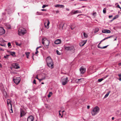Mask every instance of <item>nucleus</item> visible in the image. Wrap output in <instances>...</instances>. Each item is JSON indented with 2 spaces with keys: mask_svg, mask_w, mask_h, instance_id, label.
Listing matches in <instances>:
<instances>
[{
  "mask_svg": "<svg viewBox=\"0 0 121 121\" xmlns=\"http://www.w3.org/2000/svg\"><path fill=\"white\" fill-rule=\"evenodd\" d=\"M47 65L48 66L51 68H53V64L52 60L50 56H48L46 59Z\"/></svg>",
  "mask_w": 121,
  "mask_h": 121,
  "instance_id": "1",
  "label": "nucleus"
},
{
  "mask_svg": "<svg viewBox=\"0 0 121 121\" xmlns=\"http://www.w3.org/2000/svg\"><path fill=\"white\" fill-rule=\"evenodd\" d=\"M42 42L45 48H48L50 43L49 41L47 40L46 38H44L42 39Z\"/></svg>",
  "mask_w": 121,
  "mask_h": 121,
  "instance_id": "2",
  "label": "nucleus"
},
{
  "mask_svg": "<svg viewBox=\"0 0 121 121\" xmlns=\"http://www.w3.org/2000/svg\"><path fill=\"white\" fill-rule=\"evenodd\" d=\"M99 108L97 106L94 107L91 111V113L92 116H94L97 114L99 112Z\"/></svg>",
  "mask_w": 121,
  "mask_h": 121,
  "instance_id": "3",
  "label": "nucleus"
},
{
  "mask_svg": "<svg viewBox=\"0 0 121 121\" xmlns=\"http://www.w3.org/2000/svg\"><path fill=\"white\" fill-rule=\"evenodd\" d=\"M26 32V30L22 28H20L18 30V34L20 35H23Z\"/></svg>",
  "mask_w": 121,
  "mask_h": 121,
  "instance_id": "4",
  "label": "nucleus"
},
{
  "mask_svg": "<svg viewBox=\"0 0 121 121\" xmlns=\"http://www.w3.org/2000/svg\"><path fill=\"white\" fill-rule=\"evenodd\" d=\"M61 81L62 83V84L64 85H65L69 81L68 77H66L62 78L61 79Z\"/></svg>",
  "mask_w": 121,
  "mask_h": 121,
  "instance_id": "5",
  "label": "nucleus"
},
{
  "mask_svg": "<svg viewBox=\"0 0 121 121\" xmlns=\"http://www.w3.org/2000/svg\"><path fill=\"white\" fill-rule=\"evenodd\" d=\"M64 48L65 50L67 51H71L72 50H74V47L73 46L69 47H67L65 46Z\"/></svg>",
  "mask_w": 121,
  "mask_h": 121,
  "instance_id": "6",
  "label": "nucleus"
},
{
  "mask_svg": "<svg viewBox=\"0 0 121 121\" xmlns=\"http://www.w3.org/2000/svg\"><path fill=\"white\" fill-rule=\"evenodd\" d=\"M50 24V22L49 20L48 19H46L45 20V22L44 23V24L45 27L47 29H48L49 28V25Z\"/></svg>",
  "mask_w": 121,
  "mask_h": 121,
  "instance_id": "7",
  "label": "nucleus"
},
{
  "mask_svg": "<svg viewBox=\"0 0 121 121\" xmlns=\"http://www.w3.org/2000/svg\"><path fill=\"white\" fill-rule=\"evenodd\" d=\"M20 78L19 77L16 78L15 79L14 78L13 81L14 82L17 84H18L20 82Z\"/></svg>",
  "mask_w": 121,
  "mask_h": 121,
  "instance_id": "8",
  "label": "nucleus"
},
{
  "mask_svg": "<svg viewBox=\"0 0 121 121\" xmlns=\"http://www.w3.org/2000/svg\"><path fill=\"white\" fill-rule=\"evenodd\" d=\"M112 37V36H110L109 37H107V38L104 39H103L99 43V44L98 45V47L99 48L102 49V47L100 45V44L101 43V42H102L105 39H107L108 38H111V37Z\"/></svg>",
  "mask_w": 121,
  "mask_h": 121,
  "instance_id": "9",
  "label": "nucleus"
},
{
  "mask_svg": "<svg viewBox=\"0 0 121 121\" xmlns=\"http://www.w3.org/2000/svg\"><path fill=\"white\" fill-rule=\"evenodd\" d=\"M65 23L64 22H62L59 25V28L60 30H62L65 28L64 27Z\"/></svg>",
  "mask_w": 121,
  "mask_h": 121,
  "instance_id": "10",
  "label": "nucleus"
},
{
  "mask_svg": "<svg viewBox=\"0 0 121 121\" xmlns=\"http://www.w3.org/2000/svg\"><path fill=\"white\" fill-rule=\"evenodd\" d=\"M5 33L4 30L2 27H0V35L4 34Z\"/></svg>",
  "mask_w": 121,
  "mask_h": 121,
  "instance_id": "11",
  "label": "nucleus"
},
{
  "mask_svg": "<svg viewBox=\"0 0 121 121\" xmlns=\"http://www.w3.org/2000/svg\"><path fill=\"white\" fill-rule=\"evenodd\" d=\"M80 71L82 74H83L86 71V69L82 67H81L80 69Z\"/></svg>",
  "mask_w": 121,
  "mask_h": 121,
  "instance_id": "12",
  "label": "nucleus"
},
{
  "mask_svg": "<svg viewBox=\"0 0 121 121\" xmlns=\"http://www.w3.org/2000/svg\"><path fill=\"white\" fill-rule=\"evenodd\" d=\"M12 66L13 67L16 69H18L20 68V67L18 64L17 63L14 64H13Z\"/></svg>",
  "mask_w": 121,
  "mask_h": 121,
  "instance_id": "13",
  "label": "nucleus"
},
{
  "mask_svg": "<svg viewBox=\"0 0 121 121\" xmlns=\"http://www.w3.org/2000/svg\"><path fill=\"white\" fill-rule=\"evenodd\" d=\"M34 119V117L31 115L28 117L27 119V121H33Z\"/></svg>",
  "mask_w": 121,
  "mask_h": 121,
  "instance_id": "14",
  "label": "nucleus"
},
{
  "mask_svg": "<svg viewBox=\"0 0 121 121\" xmlns=\"http://www.w3.org/2000/svg\"><path fill=\"white\" fill-rule=\"evenodd\" d=\"M102 32L103 33H110L111 32V31L105 29L102 30Z\"/></svg>",
  "mask_w": 121,
  "mask_h": 121,
  "instance_id": "15",
  "label": "nucleus"
},
{
  "mask_svg": "<svg viewBox=\"0 0 121 121\" xmlns=\"http://www.w3.org/2000/svg\"><path fill=\"white\" fill-rule=\"evenodd\" d=\"M78 13H81V12L80 11H79L78 10H77L75 11H72L71 13L72 14H75Z\"/></svg>",
  "mask_w": 121,
  "mask_h": 121,
  "instance_id": "16",
  "label": "nucleus"
},
{
  "mask_svg": "<svg viewBox=\"0 0 121 121\" xmlns=\"http://www.w3.org/2000/svg\"><path fill=\"white\" fill-rule=\"evenodd\" d=\"M20 116L21 117H22L26 113L22 109L21 110L20 112Z\"/></svg>",
  "mask_w": 121,
  "mask_h": 121,
  "instance_id": "17",
  "label": "nucleus"
},
{
  "mask_svg": "<svg viewBox=\"0 0 121 121\" xmlns=\"http://www.w3.org/2000/svg\"><path fill=\"white\" fill-rule=\"evenodd\" d=\"M87 40H83L80 43V45L82 46H83L86 42Z\"/></svg>",
  "mask_w": 121,
  "mask_h": 121,
  "instance_id": "18",
  "label": "nucleus"
},
{
  "mask_svg": "<svg viewBox=\"0 0 121 121\" xmlns=\"http://www.w3.org/2000/svg\"><path fill=\"white\" fill-rule=\"evenodd\" d=\"M8 109L9 110V112L10 113H13V110H12V105H10V107H9V106H8Z\"/></svg>",
  "mask_w": 121,
  "mask_h": 121,
  "instance_id": "19",
  "label": "nucleus"
},
{
  "mask_svg": "<svg viewBox=\"0 0 121 121\" xmlns=\"http://www.w3.org/2000/svg\"><path fill=\"white\" fill-rule=\"evenodd\" d=\"M61 41L60 40L57 39L55 41L54 43L56 44H58L61 43Z\"/></svg>",
  "mask_w": 121,
  "mask_h": 121,
  "instance_id": "20",
  "label": "nucleus"
},
{
  "mask_svg": "<svg viewBox=\"0 0 121 121\" xmlns=\"http://www.w3.org/2000/svg\"><path fill=\"white\" fill-rule=\"evenodd\" d=\"M56 7H60V8H64V5H62L57 4L55 5Z\"/></svg>",
  "mask_w": 121,
  "mask_h": 121,
  "instance_id": "21",
  "label": "nucleus"
},
{
  "mask_svg": "<svg viewBox=\"0 0 121 121\" xmlns=\"http://www.w3.org/2000/svg\"><path fill=\"white\" fill-rule=\"evenodd\" d=\"M11 100L9 99H8L7 100V104L8 105V106H9V104L10 106L11 105H12L11 104Z\"/></svg>",
  "mask_w": 121,
  "mask_h": 121,
  "instance_id": "22",
  "label": "nucleus"
},
{
  "mask_svg": "<svg viewBox=\"0 0 121 121\" xmlns=\"http://www.w3.org/2000/svg\"><path fill=\"white\" fill-rule=\"evenodd\" d=\"M80 80H81V81H84V79L83 78H81L80 79H76L75 80V81L76 82L79 83V82H80Z\"/></svg>",
  "mask_w": 121,
  "mask_h": 121,
  "instance_id": "23",
  "label": "nucleus"
},
{
  "mask_svg": "<svg viewBox=\"0 0 121 121\" xmlns=\"http://www.w3.org/2000/svg\"><path fill=\"white\" fill-rule=\"evenodd\" d=\"M30 54V53L29 52H26L25 54L26 56V57L27 58H28Z\"/></svg>",
  "mask_w": 121,
  "mask_h": 121,
  "instance_id": "24",
  "label": "nucleus"
},
{
  "mask_svg": "<svg viewBox=\"0 0 121 121\" xmlns=\"http://www.w3.org/2000/svg\"><path fill=\"white\" fill-rule=\"evenodd\" d=\"M110 91H109L105 95L104 98H106L107 97L108 95H109V93H110Z\"/></svg>",
  "mask_w": 121,
  "mask_h": 121,
  "instance_id": "25",
  "label": "nucleus"
},
{
  "mask_svg": "<svg viewBox=\"0 0 121 121\" xmlns=\"http://www.w3.org/2000/svg\"><path fill=\"white\" fill-rule=\"evenodd\" d=\"M99 30V29L98 28H95V30L94 31V32L95 33H96L97 32H98Z\"/></svg>",
  "mask_w": 121,
  "mask_h": 121,
  "instance_id": "26",
  "label": "nucleus"
},
{
  "mask_svg": "<svg viewBox=\"0 0 121 121\" xmlns=\"http://www.w3.org/2000/svg\"><path fill=\"white\" fill-rule=\"evenodd\" d=\"M10 54L13 56H15V52H11L10 53Z\"/></svg>",
  "mask_w": 121,
  "mask_h": 121,
  "instance_id": "27",
  "label": "nucleus"
},
{
  "mask_svg": "<svg viewBox=\"0 0 121 121\" xmlns=\"http://www.w3.org/2000/svg\"><path fill=\"white\" fill-rule=\"evenodd\" d=\"M119 17V15H116L114 16L113 18V20H114L116 18H118Z\"/></svg>",
  "mask_w": 121,
  "mask_h": 121,
  "instance_id": "28",
  "label": "nucleus"
},
{
  "mask_svg": "<svg viewBox=\"0 0 121 121\" xmlns=\"http://www.w3.org/2000/svg\"><path fill=\"white\" fill-rule=\"evenodd\" d=\"M52 92H50L49 93V94L48 95V98L50 97L51 96V95H52Z\"/></svg>",
  "mask_w": 121,
  "mask_h": 121,
  "instance_id": "29",
  "label": "nucleus"
},
{
  "mask_svg": "<svg viewBox=\"0 0 121 121\" xmlns=\"http://www.w3.org/2000/svg\"><path fill=\"white\" fill-rule=\"evenodd\" d=\"M83 35L84 37L85 38H87L88 37V35L87 34L84 32L83 33Z\"/></svg>",
  "mask_w": 121,
  "mask_h": 121,
  "instance_id": "30",
  "label": "nucleus"
},
{
  "mask_svg": "<svg viewBox=\"0 0 121 121\" xmlns=\"http://www.w3.org/2000/svg\"><path fill=\"white\" fill-rule=\"evenodd\" d=\"M7 27L9 29H10L11 28V26L9 25H7Z\"/></svg>",
  "mask_w": 121,
  "mask_h": 121,
  "instance_id": "31",
  "label": "nucleus"
},
{
  "mask_svg": "<svg viewBox=\"0 0 121 121\" xmlns=\"http://www.w3.org/2000/svg\"><path fill=\"white\" fill-rule=\"evenodd\" d=\"M104 79L103 78H101V79H99L98 80V81L99 82H101L102 80H103Z\"/></svg>",
  "mask_w": 121,
  "mask_h": 121,
  "instance_id": "32",
  "label": "nucleus"
},
{
  "mask_svg": "<svg viewBox=\"0 0 121 121\" xmlns=\"http://www.w3.org/2000/svg\"><path fill=\"white\" fill-rule=\"evenodd\" d=\"M106 9L105 8H104L103 10V12L104 13H105L106 12Z\"/></svg>",
  "mask_w": 121,
  "mask_h": 121,
  "instance_id": "33",
  "label": "nucleus"
},
{
  "mask_svg": "<svg viewBox=\"0 0 121 121\" xmlns=\"http://www.w3.org/2000/svg\"><path fill=\"white\" fill-rule=\"evenodd\" d=\"M9 56V55H7L6 56H4V57L6 59H7L8 58V56Z\"/></svg>",
  "mask_w": 121,
  "mask_h": 121,
  "instance_id": "34",
  "label": "nucleus"
},
{
  "mask_svg": "<svg viewBox=\"0 0 121 121\" xmlns=\"http://www.w3.org/2000/svg\"><path fill=\"white\" fill-rule=\"evenodd\" d=\"M56 52H57V54L59 55H60V53L59 52V51L57 50H56Z\"/></svg>",
  "mask_w": 121,
  "mask_h": 121,
  "instance_id": "35",
  "label": "nucleus"
},
{
  "mask_svg": "<svg viewBox=\"0 0 121 121\" xmlns=\"http://www.w3.org/2000/svg\"><path fill=\"white\" fill-rule=\"evenodd\" d=\"M8 47H9L10 46H11V43L9 42L8 43Z\"/></svg>",
  "mask_w": 121,
  "mask_h": 121,
  "instance_id": "36",
  "label": "nucleus"
},
{
  "mask_svg": "<svg viewBox=\"0 0 121 121\" xmlns=\"http://www.w3.org/2000/svg\"><path fill=\"white\" fill-rule=\"evenodd\" d=\"M33 83L36 84V80L35 79H34L33 81Z\"/></svg>",
  "mask_w": 121,
  "mask_h": 121,
  "instance_id": "37",
  "label": "nucleus"
},
{
  "mask_svg": "<svg viewBox=\"0 0 121 121\" xmlns=\"http://www.w3.org/2000/svg\"><path fill=\"white\" fill-rule=\"evenodd\" d=\"M38 80L40 82L41 81L43 80V79H42V78L41 79H38Z\"/></svg>",
  "mask_w": 121,
  "mask_h": 121,
  "instance_id": "38",
  "label": "nucleus"
},
{
  "mask_svg": "<svg viewBox=\"0 0 121 121\" xmlns=\"http://www.w3.org/2000/svg\"><path fill=\"white\" fill-rule=\"evenodd\" d=\"M46 5H43V6H42V8H45V7H46Z\"/></svg>",
  "mask_w": 121,
  "mask_h": 121,
  "instance_id": "39",
  "label": "nucleus"
},
{
  "mask_svg": "<svg viewBox=\"0 0 121 121\" xmlns=\"http://www.w3.org/2000/svg\"><path fill=\"white\" fill-rule=\"evenodd\" d=\"M108 46V45L107 46H105L104 47H102V48H106Z\"/></svg>",
  "mask_w": 121,
  "mask_h": 121,
  "instance_id": "40",
  "label": "nucleus"
},
{
  "mask_svg": "<svg viewBox=\"0 0 121 121\" xmlns=\"http://www.w3.org/2000/svg\"><path fill=\"white\" fill-rule=\"evenodd\" d=\"M46 78V76H44L42 78V79H43V80H44Z\"/></svg>",
  "mask_w": 121,
  "mask_h": 121,
  "instance_id": "41",
  "label": "nucleus"
},
{
  "mask_svg": "<svg viewBox=\"0 0 121 121\" xmlns=\"http://www.w3.org/2000/svg\"><path fill=\"white\" fill-rule=\"evenodd\" d=\"M35 78H37V79H38H38H39V78H38V75H37L36 76V77H35Z\"/></svg>",
  "mask_w": 121,
  "mask_h": 121,
  "instance_id": "42",
  "label": "nucleus"
},
{
  "mask_svg": "<svg viewBox=\"0 0 121 121\" xmlns=\"http://www.w3.org/2000/svg\"><path fill=\"white\" fill-rule=\"evenodd\" d=\"M39 52L38 51V50H36V51L35 52V54H37Z\"/></svg>",
  "mask_w": 121,
  "mask_h": 121,
  "instance_id": "43",
  "label": "nucleus"
},
{
  "mask_svg": "<svg viewBox=\"0 0 121 121\" xmlns=\"http://www.w3.org/2000/svg\"><path fill=\"white\" fill-rule=\"evenodd\" d=\"M117 7L118 8H120V7L119 5H118L117 6Z\"/></svg>",
  "mask_w": 121,
  "mask_h": 121,
  "instance_id": "44",
  "label": "nucleus"
},
{
  "mask_svg": "<svg viewBox=\"0 0 121 121\" xmlns=\"http://www.w3.org/2000/svg\"><path fill=\"white\" fill-rule=\"evenodd\" d=\"M118 76L120 77H121V74H118Z\"/></svg>",
  "mask_w": 121,
  "mask_h": 121,
  "instance_id": "45",
  "label": "nucleus"
},
{
  "mask_svg": "<svg viewBox=\"0 0 121 121\" xmlns=\"http://www.w3.org/2000/svg\"><path fill=\"white\" fill-rule=\"evenodd\" d=\"M112 17V15H111V16H109V18H111V17Z\"/></svg>",
  "mask_w": 121,
  "mask_h": 121,
  "instance_id": "46",
  "label": "nucleus"
},
{
  "mask_svg": "<svg viewBox=\"0 0 121 121\" xmlns=\"http://www.w3.org/2000/svg\"><path fill=\"white\" fill-rule=\"evenodd\" d=\"M41 10L42 11H46V9H41Z\"/></svg>",
  "mask_w": 121,
  "mask_h": 121,
  "instance_id": "47",
  "label": "nucleus"
},
{
  "mask_svg": "<svg viewBox=\"0 0 121 121\" xmlns=\"http://www.w3.org/2000/svg\"><path fill=\"white\" fill-rule=\"evenodd\" d=\"M61 112V111H59V114L60 116L61 115V114H60V112Z\"/></svg>",
  "mask_w": 121,
  "mask_h": 121,
  "instance_id": "48",
  "label": "nucleus"
},
{
  "mask_svg": "<svg viewBox=\"0 0 121 121\" xmlns=\"http://www.w3.org/2000/svg\"><path fill=\"white\" fill-rule=\"evenodd\" d=\"M9 11H10L11 12H12V11H11V10H8V12H9Z\"/></svg>",
  "mask_w": 121,
  "mask_h": 121,
  "instance_id": "49",
  "label": "nucleus"
},
{
  "mask_svg": "<svg viewBox=\"0 0 121 121\" xmlns=\"http://www.w3.org/2000/svg\"><path fill=\"white\" fill-rule=\"evenodd\" d=\"M90 106L88 105V106H87V108L88 109H89L90 108Z\"/></svg>",
  "mask_w": 121,
  "mask_h": 121,
  "instance_id": "50",
  "label": "nucleus"
},
{
  "mask_svg": "<svg viewBox=\"0 0 121 121\" xmlns=\"http://www.w3.org/2000/svg\"><path fill=\"white\" fill-rule=\"evenodd\" d=\"M15 43H16V44L17 45H18V43L17 42H16Z\"/></svg>",
  "mask_w": 121,
  "mask_h": 121,
  "instance_id": "51",
  "label": "nucleus"
},
{
  "mask_svg": "<svg viewBox=\"0 0 121 121\" xmlns=\"http://www.w3.org/2000/svg\"><path fill=\"white\" fill-rule=\"evenodd\" d=\"M118 65L119 66H121V62L120 63L118 64Z\"/></svg>",
  "mask_w": 121,
  "mask_h": 121,
  "instance_id": "52",
  "label": "nucleus"
},
{
  "mask_svg": "<svg viewBox=\"0 0 121 121\" xmlns=\"http://www.w3.org/2000/svg\"><path fill=\"white\" fill-rule=\"evenodd\" d=\"M2 67V65L1 64H0V68Z\"/></svg>",
  "mask_w": 121,
  "mask_h": 121,
  "instance_id": "53",
  "label": "nucleus"
},
{
  "mask_svg": "<svg viewBox=\"0 0 121 121\" xmlns=\"http://www.w3.org/2000/svg\"><path fill=\"white\" fill-rule=\"evenodd\" d=\"M81 81V80H80V82H79V83H81L82 81Z\"/></svg>",
  "mask_w": 121,
  "mask_h": 121,
  "instance_id": "54",
  "label": "nucleus"
},
{
  "mask_svg": "<svg viewBox=\"0 0 121 121\" xmlns=\"http://www.w3.org/2000/svg\"><path fill=\"white\" fill-rule=\"evenodd\" d=\"M0 45L2 46H5L4 45H2V44H0Z\"/></svg>",
  "mask_w": 121,
  "mask_h": 121,
  "instance_id": "55",
  "label": "nucleus"
},
{
  "mask_svg": "<svg viewBox=\"0 0 121 121\" xmlns=\"http://www.w3.org/2000/svg\"><path fill=\"white\" fill-rule=\"evenodd\" d=\"M74 27H71V29L72 30L73 29H74Z\"/></svg>",
  "mask_w": 121,
  "mask_h": 121,
  "instance_id": "56",
  "label": "nucleus"
},
{
  "mask_svg": "<svg viewBox=\"0 0 121 121\" xmlns=\"http://www.w3.org/2000/svg\"><path fill=\"white\" fill-rule=\"evenodd\" d=\"M66 10L67 11H69V9L68 8H67L66 9Z\"/></svg>",
  "mask_w": 121,
  "mask_h": 121,
  "instance_id": "57",
  "label": "nucleus"
},
{
  "mask_svg": "<svg viewBox=\"0 0 121 121\" xmlns=\"http://www.w3.org/2000/svg\"><path fill=\"white\" fill-rule=\"evenodd\" d=\"M39 47H37V48L36 49V50H38V49H39Z\"/></svg>",
  "mask_w": 121,
  "mask_h": 121,
  "instance_id": "58",
  "label": "nucleus"
},
{
  "mask_svg": "<svg viewBox=\"0 0 121 121\" xmlns=\"http://www.w3.org/2000/svg\"><path fill=\"white\" fill-rule=\"evenodd\" d=\"M119 80L120 81H121V77L119 78Z\"/></svg>",
  "mask_w": 121,
  "mask_h": 121,
  "instance_id": "59",
  "label": "nucleus"
},
{
  "mask_svg": "<svg viewBox=\"0 0 121 121\" xmlns=\"http://www.w3.org/2000/svg\"><path fill=\"white\" fill-rule=\"evenodd\" d=\"M59 12V11L58 10H57L56 11V13H58Z\"/></svg>",
  "mask_w": 121,
  "mask_h": 121,
  "instance_id": "60",
  "label": "nucleus"
},
{
  "mask_svg": "<svg viewBox=\"0 0 121 121\" xmlns=\"http://www.w3.org/2000/svg\"><path fill=\"white\" fill-rule=\"evenodd\" d=\"M114 119V117H113L112 118V120H113Z\"/></svg>",
  "mask_w": 121,
  "mask_h": 121,
  "instance_id": "61",
  "label": "nucleus"
},
{
  "mask_svg": "<svg viewBox=\"0 0 121 121\" xmlns=\"http://www.w3.org/2000/svg\"><path fill=\"white\" fill-rule=\"evenodd\" d=\"M117 37H116V38L114 39V41H115V40H117Z\"/></svg>",
  "mask_w": 121,
  "mask_h": 121,
  "instance_id": "62",
  "label": "nucleus"
},
{
  "mask_svg": "<svg viewBox=\"0 0 121 121\" xmlns=\"http://www.w3.org/2000/svg\"><path fill=\"white\" fill-rule=\"evenodd\" d=\"M108 76L107 75V76H106V77H104V78H107L108 77Z\"/></svg>",
  "mask_w": 121,
  "mask_h": 121,
  "instance_id": "63",
  "label": "nucleus"
},
{
  "mask_svg": "<svg viewBox=\"0 0 121 121\" xmlns=\"http://www.w3.org/2000/svg\"><path fill=\"white\" fill-rule=\"evenodd\" d=\"M96 14V13H93V15H94L95 14Z\"/></svg>",
  "mask_w": 121,
  "mask_h": 121,
  "instance_id": "64",
  "label": "nucleus"
}]
</instances>
